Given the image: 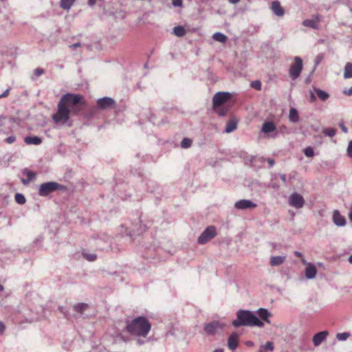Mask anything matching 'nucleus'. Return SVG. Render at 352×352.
<instances>
[{
  "label": "nucleus",
  "mask_w": 352,
  "mask_h": 352,
  "mask_svg": "<svg viewBox=\"0 0 352 352\" xmlns=\"http://www.w3.org/2000/svg\"><path fill=\"white\" fill-rule=\"evenodd\" d=\"M126 325L121 332H116L113 336L116 342H127L131 340V336L146 337L151 329V324L144 316H138L132 320L127 319Z\"/></svg>",
  "instance_id": "obj_1"
},
{
  "label": "nucleus",
  "mask_w": 352,
  "mask_h": 352,
  "mask_svg": "<svg viewBox=\"0 0 352 352\" xmlns=\"http://www.w3.org/2000/svg\"><path fill=\"white\" fill-rule=\"evenodd\" d=\"M236 319L232 322L235 328L239 327H257L262 328L264 323L261 321L256 313L250 310L239 309L236 313Z\"/></svg>",
  "instance_id": "obj_2"
},
{
  "label": "nucleus",
  "mask_w": 352,
  "mask_h": 352,
  "mask_svg": "<svg viewBox=\"0 0 352 352\" xmlns=\"http://www.w3.org/2000/svg\"><path fill=\"white\" fill-rule=\"evenodd\" d=\"M71 113L74 111H72L65 104L59 102L56 113L52 115V120L56 124L70 127L72 126V122L69 120Z\"/></svg>",
  "instance_id": "obj_3"
},
{
  "label": "nucleus",
  "mask_w": 352,
  "mask_h": 352,
  "mask_svg": "<svg viewBox=\"0 0 352 352\" xmlns=\"http://www.w3.org/2000/svg\"><path fill=\"white\" fill-rule=\"evenodd\" d=\"M83 99V97L80 94H64L59 102L62 104H65L67 107L74 113H77L80 111V107H78Z\"/></svg>",
  "instance_id": "obj_4"
},
{
  "label": "nucleus",
  "mask_w": 352,
  "mask_h": 352,
  "mask_svg": "<svg viewBox=\"0 0 352 352\" xmlns=\"http://www.w3.org/2000/svg\"><path fill=\"white\" fill-rule=\"evenodd\" d=\"M227 327V324L222 320H212L204 326V332L208 336H214L221 333Z\"/></svg>",
  "instance_id": "obj_5"
},
{
  "label": "nucleus",
  "mask_w": 352,
  "mask_h": 352,
  "mask_svg": "<svg viewBox=\"0 0 352 352\" xmlns=\"http://www.w3.org/2000/svg\"><path fill=\"white\" fill-rule=\"evenodd\" d=\"M63 186L55 182H49L41 184L38 195L42 197L47 196L49 194L62 189Z\"/></svg>",
  "instance_id": "obj_6"
},
{
  "label": "nucleus",
  "mask_w": 352,
  "mask_h": 352,
  "mask_svg": "<svg viewBox=\"0 0 352 352\" xmlns=\"http://www.w3.org/2000/svg\"><path fill=\"white\" fill-rule=\"evenodd\" d=\"M302 70V60L299 56L294 57V63L292 64L289 74L292 80L298 78Z\"/></svg>",
  "instance_id": "obj_7"
},
{
  "label": "nucleus",
  "mask_w": 352,
  "mask_h": 352,
  "mask_svg": "<svg viewBox=\"0 0 352 352\" xmlns=\"http://www.w3.org/2000/svg\"><path fill=\"white\" fill-rule=\"evenodd\" d=\"M217 235L216 228L210 226L207 227L205 230L198 237L197 242L199 244H205Z\"/></svg>",
  "instance_id": "obj_8"
},
{
  "label": "nucleus",
  "mask_w": 352,
  "mask_h": 352,
  "mask_svg": "<svg viewBox=\"0 0 352 352\" xmlns=\"http://www.w3.org/2000/svg\"><path fill=\"white\" fill-rule=\"evenodd\" d=\"M230 98L231 94L229 92L220 91L217 93L212 98L214 108L221 107L228 102Z\"/></svg>",
  "instance_id": "obj_9"
},
{
  "label": "nucleus",
  "mask_w": 352,
  "mask_h": 352,
  "mask_svg": "<svg viewBox=\"0 0 352 352\" xmlns=\"http://www.w3.org/2000/svg\"><path fill=\"white\" fill-rule=\"evenodd\" d=\"M322 19V16L320 14H313L310 19L304 20L302 23L305 27L311 28L314 30H320V23Z\"/></svg>",
  "instance_id": "obj_10"
},
{
  "label": "nucleus",
  "mask_w": 352,
  "mask_h": 352,
  "mask_svg": "<svg viewBox=\"0 0 352 352\" xmlns=\"http://www.w3.org/2000/svg\"><path fill=\"white\" fill-rule=\"evenodd\" d=\"M116 104L115 100L110 97H104L97 100V108L102 110H109L114 107Z\"/></svg>",
  "instance_id": "obj_11"
},
{
  "label": "nucleus",
  "mask_w": 352,
  "mask_h": 352,
  "mask_svg": "<svg viewBox=\"0 0 352 352\" xmlns=\"http://www.w3.org/2000/svg\"><path fill=\"white\" fill-rule=\"evenodd\" d=\"M288 202L291 206L298 209L302 208L305 204L303 197L297 192H294L289 196Z\"/></svg>",
  "instance_id": "obj_12"
},
{
  "label": "nucleus",
  "mask_w": 352,
  "mask_h": 352,
  "mask_svg": "<svg viewBox=\"0 0 352 352\" xmlns=\"http://www.w3.org/2000/svg\"><path fill=\"white\" fill-rule=\"evenodd\" d=\"M111 237L102 234L96 239V245L100 250H107L111 246Z\"/></svg>",
  "instance_id": "obj_13"
},
{
  "label": "nucleus",
  "mask_w": 352,
  "mask_h": 352,
  "mask_svg": "<svg viewBox=\"0 0 352 352\" xmlns=\"http://www.w3.org/2000/svg\"><path fill=\"white\" fill-rule=\"evenodd\" d=\"M257 205L249 199H241L234 204V207L238 210H247L256 208Z\"/></svg>",
  "instance_id": "obj_14"
},
{
  "label": "nucleus",
  "mask_w": 352,
  "mask_h": 352,
  "mask_svg": "<svg viewBox=\"0 0 352 352\" xmlns=\"http://www.w3.org/2000/svg\"><path fill=\"white\" fill-rule=\"evenodd\" d=\"M254 312L256 313V315L261 321L263 322H265L267 324H271L270 318L272 316V314L267 309L259 308Z\"/></svg>",
  "instance_id": "obj_15"
},
{
  "label": "nucleus",
  "mask_w": 352,
  "mask_h": 352,
  "mask_svg": "<svg viewBox=\"0 0 352 352\" xmlns=\"http://www.w3.org/2000/svg\"><path fill=\"white\" fill-rule=\"evenodd\" d=\"M22 174L23 175L26 176V178L21 179V182L24 185L29 184L36 177V173L28 168H24L22 170Z\"/></svg>",
  "instance_id": "obj_16"
},
{
  "label": "nucleus",
  "mask_w": 352,
  "mask_h": 352,
  "mask_svg": "<svg viewBox=\"0 0 352 352\" xmlns=\"http://www.w3.org/2000/svg\"><path fill=\"white\" fill-rule=\"evenodd\" d=\"M332 219H333V223L337 226L342 227L346 225V219H345L344 217L341 215L340 212L337 210L333 211Z\"/></svg>",
  "instance_id": "obj_17"
},
{
  "label": "nucleus",
  "mask_w": 352,
  "mask_h": 352,
  "mask_svg": "<svg viewBox=\"0 0 352 352\" xmlns=\"http://www.w3.org/2000/svg\"><path fill=\"white\" fill-rule=\"evenodd\" d=\"M329 333L327 331H322L317 333L313 337V342L315 346H319L327 338Z\"/></svg>",
  "instance_id": "obj_18"
},
{
  "label": "nucleus",
  "mask_w": 352,
  "mask_h": 352,
  "mask_svg": "<svg viewBox=\"0 0 352 352\" xmlns=\"http://www.w3.org/2000/svg\"><path fill=\"white\" fill-rule=\"evenodd\" d=\"M317 269L314 264L309 263L306 266L305 274L307 279H314L316 277Z\"/></svg>",
  "instance_id": "obj_19"
},
{
  "label": "nucleus",
  "mask_w": 352,
  "mask_h": 352,
  "mask_svg": "<svg viewBox=\"0 0 352 352\" xmlns=\"http://www.w3.org/2000/svg\"><path fill=\"white\" fill-rule=\"evenodd\" d=\"M271 9L273 13L277 16L281 17L285 14V10L281 7L278 1H274L272 3Z\"/></svg>",
  "instance_id": "obj_20"
},
{
  "label": "nucleus",
  "mask_w": 352,
  "mask_h": 352,
  "mask_svg": "<svg viewBox=\"0 0 352 352\" xmlns=\"http://www.w3.org/2000/svg\"><path fill=\"white\" fill-rule=\"evenodd\" d=\"M239 344V336L236 333H232L228 338V346L232 350L234 351L238 346Z\"/></svg>",
  "instance_id": "obj_21"
},
{
  "label": "nucleus",
  "mask_w": 352,
  "mask_h": 352,
  "mask_svg": "<svg viewBox=\"0 0 352 352\" xmlns=\"http://www.w3.org/2000/svg\"><path fill=\"white\" fill-rule=\"evenodd\" d=\"M146 226L140 224L138 228L133 227V228L130 229L127 232L126 234L131 237L135 234L139 235V234L143 233L144 232L146 231Z\"/></svg>",
  "instance_id": "obj_22"
},
{
  "label": "nucleus",
  "mask_w": 352,
  "mask_h": 352,
  "mask_svg": "<svg viewBox=\"0 0 352 352\" xmlns=\"http://www.w3.org/2000/svg\"><path fill=\"white\" fill-rule=\"evenodd\" d=\"M276 130L275 124L270 121L265 122L263 124L261 131L266 134L274 132Z\"/></svg>",
  "instance_id": "obj_23"
},
{
  "label": "nucleus",
  "mask_w": 352,
  "mask_h": 352,
  "mask_svg": "<svg viewBox=\"0 0 352 352\" xmlns=\"http://www.w3.org/2000/svg\"><path fill=\"white\" fill-rule=\"evenodd\" d=\"M286 260L285 256H273L270 258V263L272 266H279Z\"/></svg>",
  "instance_id": "obj_24"
},
{
  "label": "nucleus",
  "mask_w": 352,
  "mask_h": 352,
  "mask_svg": "<svg viewBox=\"0 0 352 352\" xmlns=\"http://www.w3.org/2000/svg\"><path fill=\"white\" fill-rule=\"evenodd\" d=\"M24 142L27 144L39 145L41 144L42 140L38 136H27L25 138Z\"/></svg>",
  "instance_id": "obj_25"
},
{
  "label": "nucleus",
  "mask_w": 352,
  "mask_h": 352,
  "mask_svg": "<svg viewBox=\"0 0 352 352\" xmlns=\"http://www.w3.org/2000/svg\"><path fill=\"white\" fill-rule=\"evenodd\" d=\"M314 91L322 101H326L329 98V94L327 91L321 90L318 88H314Z\"/></svg>",
  "instance_id": "obj_26"
},
{
  "label": "nucleus",
  "mask_w": 352,
  "mask_h": 352,
  "mask_svg": "<svg viewBox=\"0 0 352 352\" xmlns=\"http://www.w3.org/2000/svg\"><path fill=\"white\" fill-rule=\"evenodd\" d=\"M289 118L290 122L296 123L299 121V116L297 109L291 108L289 110Z\"/></svg>",
  "instance_id": "obj_27"
},
{
  "label": "nucleus",
  "mask_w": 352,
  "mask_h": 352,
  "mask_svg": "<svg viewBox=\"0 0 352 352\" xmlns=\"http://www.w3.org/2000/svg\"><path fill=\"white\" fill-rule=\"evenodd\" d=\"M344 78L345 79L352 78V63H347L344 66Z\"/></svg>",
  "instance_id": "obj_28"
},
{
  "label": "nucleus",
  "mask_w": 352,
  "mask_h": 352,
  "mask_svg": "<svg viewBox=\"0 0 352 352\" xmlns=\"http://www.w3.org/2000/svg\"><path fill=\"white\" fill-rule=\"evenodd\" d=\"M236 122L234 120H230L226 126L225 132L230 133L236 129Z\"/></svg>",
  "instance_id": "obj_29"
},
{
  "label": "nucleus",
  "mask_w": 352,
  "mask_h": 352,
  "mask_svg": "<svg viewBox=\"0 0 352 352\" xmlns=\"http://www.w3.org/2000/svg\"><path fill=\"white\" fill-rule=\"evenodd\" d=\"M75 1L76 0H60V7L62 9L69 10Z\"/></svg>",
  "instance_id": "obj_30"
},
{
  "label": "nucleus",
  "mask_w": 352,
  "mask_h": 352,
  "mask_svg": "<svg viewBox=\"0 0 352 352\" xmlns=\"http://www.w3.org/2000/svg\"><path fill=\"white\" fill-rule=\"evenodd\" d=\"M186 30L183 26L178 25L173 28V34L177 36H184L186 34Z\"/></svg>",
  "instance_id": "obj_31"
},
{
  "label": "nucleus",
  "mask_w": 352,
  "mask_h": 352,
  "mask_svg": "<svg viewBox=\"0 0 352 352\" xmlns=\"http://www.w3.org/2000/svg\"><path fill=\"white\" fill-rule=\"evenodd\" d=\"M212 38L214 41L221 42V43H225L227 41V36L221 33V32H216L212 35Z\"/></svg>",
  "instance_id": "obj_32"
},
{
  "label": "nucleus",
  "mask_w": 352,
  "mask_h": 352,
  "mask_svg": "<svg viewBox=\"0 0 352 352\" xmlns=\"http://www.w3.org/2000/svg\"><path fill=\"white\" fill-rule=\"evenodd\" d=\"M88 305L85 303H78L74 306V309L79 314H82L87 308Z\"/></svg>",
  "instance_id": "obj_33"
},
{
  "label": "nucleus",
  "mask_w": 352,
  "mask_h": 352,
  "mask_svg": "<svg viewBox=\"0 0 352 352\" xmlns=\"http://www.w3.org/2000/svg\"><path fill=\"white\" fill-rule=\"evenodd\" d=\"M15 201L19 204H24L26 201L25 196L21 193H16L14 196Z\"/></svg>",
  "instance_id": "obj_34"
},
{
  "label": "nucleus",
  "mask_w": 352,
  "mask_h": 352,
  "mask_svg": "<svg viewBox=\"0 0 352 352\" xmlns=\"http://www.w3.org/2000/svg\"><path fill=\"white\" fill-rule=\"evenodd\" d=\"M337 130L335 128H325L322 130V133L329 137H333L336 133Z\"/></svg>",
  "instance_id": "obj_35"
},
{
  "label": "nucleus",
  "mask_w": 352,
  "mask_h": 352,
  "mask_svg": "<svg viewBox=\"0 0 352 352\" xmlns=\"http://www.w3.org/2000/svg\"><path fill=\"white\" fill-rule=\"evenodd\" d=\"M192 145V140L189 138H184L181 142V146L183 148H188Z\"/></svg>",
  "instance_id": "obj_36"
},
{
  "label": "nucleus",
  "mask_w": 352,
  "mask_h": 352,
  "mask_svg": "<svg viewBox=\"0 0 352 352\" xmlns=\"http://www.w3.org/2000/svg\"><path fill=\"white\" fill-rule=\"evenodd\" d=\"M349 336L350 333L348 332L339 333L336 335L337 339L341 341L346 340Z\"/></svg>",
  "instance_id": "obj_37"
},
{
  "label": "nucleus",
  "mask_w": 352,
  "mask_h": 352,
  "mask_svg": "<svg viewBox=\"0 0 352 352\" xmlns=\"http://www.w3.org/2000/svg\"><path fill=\"white\" fill-rule=\"evenodd\" d=\"M324 58V54H319L316 56V57L314 59V63H315V66H314V70L317 67V66L321 63V61L323 60Z\"/></svg>",
  "instance_id": "obj_38"
},
{
  "label": "nucleus",
  "mask_w": 352,
  "mask_h": 352,
  "mask_svg": "<svg viewBox=\"0 0 352 352\" xmlns=\"http://www.w3.org/2000/svg\"><path fill=\"white\" fill-rule=\"evenodd\" d=\"M304 153L307 157H312L314 155V151L312 147L308 146L304 150Z\"/></svg>",
  "instance_id": "obj_39"
},
{
  "label": "nucleus",
  "mask_w": 352,
  "mask_h": 352,
  "mask_svg": "<svg viewBox=\"0 0 352 352\" xmlns=\"http://www.w3.org/2000/svg\"><path fill=\"white\" fill-rule=\"evenodd\" d=\"M83 256L89 261H94L96 259V254H89V253H83Z\"/></svg>",
  "instance_id": "obj_40"
},
{
  "label": "nucleus",
  "mask_w": 352,
  "mask_h": 352,
  "mask_svg": "<svg viewBox=\"0 0 352 352\" xmlns=\"http://www.w3.org/2000/svg\"><path fill=\"white\" fill-rule=\"evenodd\" d=\"M214 109H215V111L218 113V114L220 116H226L228 112V109L222 107V106L221 107L214 108Z\"/></svg>",
  "instance_id": "obj_41"
},
{
  "label": "nucleus",
  "mask_w": 352,
  "mask_h": 352,
  "mask_svg": "<svg viewBox=\"0 0 352 352\" xmlns=\"http://www.w3.org/2000/svg\"><path fill=\"white\" fill-rule=\"evenodd\" d=\"M251 87L256 90L261 89V83L259 80H254L251 82Z\"/></svg>",
  "instance_id": "obj_42"
},
{
  "label": "nucleus",
  "mask_w": 352,
  "mask_h": 352,
  "mask_svg": "<svg viewBox=\"0 0 352 352\" xmlns=\"http://www.w3.org/2000/svg\"><path fill=\"white\" fill-rule=\"evenodd\" d=\"M98 108L97 107H94L92 109H91L89 112L87 113V117L89 118H91L92 117H94L95 116V114L96 113L97 111H98Z\"/></svg>",
  "instance_id": "obj_43"
},
{
  "label": "nucleus",
  "mask_w": 352,
  "mask_h": 352,
  "mask_svg": "<svg viewBox=\"0 0 352 352\" xmlns=\"http://www.w3.org/2000/svg\"><path fill=\"white\" fill-rule=\"evenodd\" d=\"M43 73H44V70L41 68H36L34 70V74L36 77L41 76L42 74H43Z\"/></svg>",
  "instance_id": "obj_44"
},
{
  "label": "nucleus",
  "mask_w": 352,
  "mask_h": 352,
  "mask_svg": "<svg viewBox=\"0 0 352 352\" xmlns=\"http://www.w3.org/2000/svg\"><path fill=\"white\" fill-rule=\"evenodd\" d=\"M263 346H265V350L267 349L271 351L274 350V344L272 342H267Z\"/></svg>",
  "instance_id": "obj_45"
},
{
  "label": "nucleus",
  "mask_w": 352,
  "mask_h": 352,
  "mask_svg": "<svg viewBox=\"0 0 352 352\" xmlns=\"http://www.w3.org/2000/svg\"><path fill=\"white\" fill-rule=\"evenodd\" d=\"M172 4L174 7H182L183 0H173Z\"/></svg>",
  "instance_id": "obj_46"
},
{
  "label": "nucleus",
  "mask_w": 352,
  "mask_h": 352,
  "mask_svg": "<svg viewBox=\"0 0 352 352\" xmlns=\"http://www.w3.org/2000/svg\"><path fill=\"white\" fill-rule=\"evenodd\" d=\"M347 155L352 159V140L349 142L347 147Z\"/></svg>",
  "instance_id": "obj_47"
},
{
  "label": "nucleus",
  "mask_w": 352,
  "mask_h": 352,
  "mask_svg": "<svg viewBox=\"0 0 352 352\" xmlns=\"http://www.w3.org/2000/svg\"><path fill=\"white\" fill-rule=\"evenodd\" d=\"M16 141V138L14 135L9 136L5 140V142L8 144H12Z\"/></svg>",
  "instance_id": "obj_48"
},
{
  "label": "nucleus",
  "mask_w": 352,
  "mask_h": 352,
  "mask_svg": "<svg viewBox=\"0 0 352 352\" xmlns=\"http://www.w3.org/2000/svg\"><path fill=\"white\" fill-rule=\"evenodd\" d=\"M141 338L142 337H138V338L135 339V342L138 345H142L146 342V340Z\"/></svg>",
  "instance_id": "obj_49"
},
{
  "label": "nucleus",
  "mask_w": 352,
  "mask_h": 352,
  "mask_svg": "<svg viewBox=\"0 0 352 352\" xmlns=\"http://www.w3.org/2000/svg\"><path fill=\"white\" fill-rule=\"evenodd\" d=\"M316 100V97L315 96V92L313 91H310V101L314 102Z\"/></svg>",
  "instance_id": "obj_50"
},
{
  "label": "nucleus",
  "mask_w": 352,
  "mask_h": 352,
  "mask_svg": "<svg viewBox=\"0 0 352 352\" xmlns=\"http://www.w3.org/2000/svg\"><path fill=\"white\" fill-rule=\"evenodd\" d=\"M81 46V43H79V42H77L76 43H74L72 45H69V48H72V49H76L77 47H79Z\"/></svg>",
  "instance_id": "obj_51"
},
{
  "label": "nucleus",
  "mask_w": 352,
  "mask_h": 352,
  "mask_svg": "<svg viewBox=\"0 0 352 352\" xmlns=\"http://www.w3.org/2000/svg\"><path fill=\"white\" fill-rule=\"evenodd\" d=\"M10 89H7L4 91V92L1 94H0V98L7 97L9 94Z\"/></svg>",
  "instance_id": "obj_52"
},
{
  "label": "nucleus",
  "mask_w": 352,
  "mask_h": 352,
  "mask_svg": "<svg viewBox=\"0 0 352 352\" xmlns=\"http://www.w3.org/2000/svg\"><path fill=\"white\" fill-rule=\"evenodd\" d=\"M343 93L346 96H352V86L347 90H344Z\"/></svg>",
  "instance_id": "obj_53"
},
{
  "label": "nucleus",
  "mask_w": 352,
  "mask_h": 352,
  "mask_svg": "<svg viewBox=\"0 0 352 352\" xmlns=\"http://www.w3.org/2000/svg\"><path fill=\"white\" fill-rule=\"evenodd\" d=\"M6 327L3 322L0 321V334H2L5 331Z\"/></svg>",
  "instance_id": "obj_54"
},
{
  "label": "nucleus",
  "mask_w": 352,
  "mask_h": 352,
  "mask_svg": "<svg viewBox=\"0 0 352 352\" xmlns=\"http://www.w3.org/2000/svg\"><path fill=\"white\" fill-rule=\"evenodd\" d=\"M340 126L344 133H346L348 132V129L344 124H340Z\"/></svg>",
  "instance_id": "obj_55"
},
{
  "label": "nucleus",
  "mask_w": 352,
  "mask_h": 352,
  "mask_svg": "<svg viewBox=\"0 0 352 352\" xmlns=\"http://www.w3.org/2000/svg\"><path fill=\"white\" fill-rule=\"evenodd\" d=\"M268 164H270V166L272 167L274 165V163H275V161L274 160L272 159V158H268L267 160Z\"/></svg>",
  "instance_id": "obj_56"
},
{
  "label": "nucleus",
  "mask_w": 352,
  "mask_h": 352,
  "mask_svg": "<svg viewBox=\"0 0 352 352\" xmlns=\"http://www.w3.org/2000/svg\"><path fill=\"white\" fill-rule=\"evenodd\" d=\"M270 186L272 187L274 189H277V188H279V186L277 185L276 183H274V182H271V184H270Z\"/></svg>",
  "instance_id": "obj_57"
},
{
  "label": "nucleus",
  "mask_w": 352,
  "mask_h": 352,
  "mask_svg": "<svg viewBox=\"0 0 352 352\" xmlns=\"http://www.w3.org/2000/svg\"><path fill=\"white\" fill-rule=\"evenodd\" d=\"M148 120H149V121H150L151 122H153V124H155V116H154L153 113H151V117L149 118V119H148Z\"/></svg>",
  "instance_id": "obj_58"
},
{
  "label": "nucleus",
  "mask_w": 352,
  "mask_h": 352,
  "mask_svg": "<svg viewBox=\"0 0 352 352\" xmlns=\"http://www.w3.org/2000/svg\"><path fill=\"white\" fill-rule=\"evenodd\" d=\"M280 177L281 179V180L285 184L286 183V175L285 174H280Z\"/></svg>",
  "instance_id": "obj_59"
},
{
  "label": "nucleus",
  "mask_w": 352,
  "mask_h": 352,
  "mask_svg": "<svg viewBox=\"0 0 352 352\" xmlns=\"http://www.w3.org/2000/svg\"><path fill=\"white\" fill-rule=\"evenodd\" d=\"M96 1L97 0H88V4L89 6H94L96 3Z\"/></svg>",
  "instance_id": "obj_60"
},
{
  "label": "nucleus",
  "mask_w": 352,
  "mask_h": 352,
  "mask_svg": "<svg viewBox=\"0 0 352 352\" xmlns=\"http://www.w3.org/2000/svg\"><path fill=\"white\" fill-rule=\"evenodd\" d=\"M294 255L297 257H299V258H302V254L301 252H298V251H295L294 252Z\"/></svg>",
  "instance_id": "obj_61"
},
{
  "label": "nucleus",
  "mask_w": 352,
  "mask_h": 352,
  "mask_svg": "<svg viewBox=\"0 0 352 352\" xmlns=\"http://www.w3.org/2000/svg\"><path fill=\"white\" fill-rule=\"evenodd\" d=\"M230 3L232 4H236L238 3L241 0H228Z\"/></svg>",
  "instance_id": "obj_62"
},
{
  "label": "nucleus",
  "mask_w": 352,
  "mask_h": 352,
  "mask_svg": "<svg viewBox=\"0 0 352 352\" xmlns=\"http://www.w3.org/2000/svg\"><path fill=\"white\" fill-rule=\"evenodd\" d=\"M258 352H265V346H263V345H261L260 346V349H259Z\"/></svg>",
  "instance_id": "obj_63"
},
{
  "label": "nucleus",
  "mask_w": 352,
  "mask_h": 352,
  "mask_svg": "<svg viewBox=\"0 0 352 352\" xmlns=\"http://www.w3.org/2000/svg\"><path fill=\"white\" fill-rule=\"evenodd\" d=\"M349 217L351 221H352V211H349Z\"/></svg>",
  "instance_id": "obj_64"
}]
</instances>
